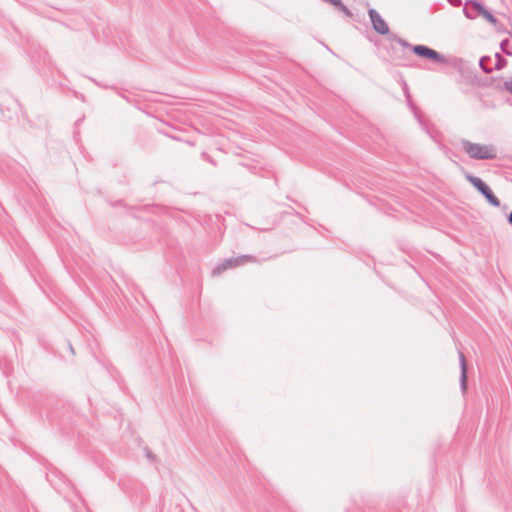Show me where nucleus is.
I'll list each match as a JSON object with an SVG mask.
<instances>
[{"mask_svg":"<svg viewBox=\"0 0 512 512\" xmlns=\"http://www.w3.org/2000/svg\"><path fill=\"white\" fill-rule=\"evenodd\" d=\"M460 145L462 150L473 160H494L497 158V149L493 144H480L462 139Z\"/></svg>","mask_w":512,"mask_h":512,"instance_id":"f257e3e1","label":"nucleus"},{"mask_svg":"<svg viewBox=\"0 0 512 512\" xmlns=\"http://www.w3.org/2000/svg\"><path fill=\"white\" fill-rule=\"evenodd\" d=\"M412 52L418 56L419 58L425 59L433 64H443V65H456L457 61H461L460 59L454 58V62L452 63L449 59H447L443 54L439 53L433 48L429 46L417 44L412 47Z\"/></svg>","mask_w":512,"mask_h":512,"instance_id":"f03ea898","label":"nucleus"},{"mask_svg":"<svg viewBox=\"0 0 512 512\" xmlns=\"http://www.w3.org/2000/svg\"><path fill=\"white\" fill-rule=\"evenodd\" d=\"M466 180L486 199V201L494 206H500V200L495 196L491 188L478 176L467 173Z\"/></svg>","mask_w":512,"mask_h":512,"instance_id":"7ed1b4c3","label":"nucleus"},{"mask_svg":"<svg viewBox=\"0 0 512 512\" xmlns=\"http://www.w3.org/2000/svg\"><path fill=\"white\" fill-rule=\"evenodd\" d=\"M252 259H253V256H250V255H241V256L225 259L223 262H221L220 264H218L214 267V269L212 270V275L218 276L221 273H223L224 271H226L227 269L237 267V266L242 265Z\"/></svg>","mask_w":512,"mask_h":512,"instance_id":"20e7f679","label":"nucleus"},{"mask_svg":"<svg viewBox=\"0 0 512 512\" xmlns=\"http://www.w3.org/2000/svg\"><path fill=\"white\" fill-rule=\"evenodd\" d=\"M368 16L370 18L373 29L380 35L389 36L391 34L390 29L386 21L381 17L377 10L370 8L368 10Z\"/></svg>","mask_w":512,"mask_h":512,"instance_id":"39448f33","label":"nucleus"},{"mask_svg":"<svg viewBox=\"0 0 512 512\" xmlns=\"http://www.w3.org/2000/svg\"><path fill=\"white\" fill-rule=\"evenodd\" d=\"M484 8L485 7L477 0H467L463 8V13L468 19H475L478 15H481Z\"/></svg>","mask_w":512,"mask_h":512,"instance_id":"423d86ee","label":"nucleus"},{"mask_svg":"<svg viewBox=\"0 0 512 512\" xmlns=\"http://www.w3.org/2000/svg\"><path fill=\"white\" fill-rule=\"evenodd\" d=\"M459 362H460V389L463 393H466L468 388V368L465 355L462 351H458Z\"/></svg>","mask_w":512,"mask_h":512,"instance_id":"0eeeda50","label":"nucleus"},{"mask_svg":"<svg viewBox=\"0 0 512 512\" xmlns=\"http://www.w3.org/2000/svg\"><path fill=\"white\" fill-rule=\"evenodd\" d=\"M402 84H403V92H404L407 104L411 108V110L413 111L414 115L417 116L418 108H417V106L414 104V102L412 100V97H411V94H410V91H409V87H408V85H407L405 80L402 81Z\"/></svg>","mask_w":512,"mask_h":512,"instance_id":"6e6552de","label":"nucleus"},{"mask_svg":"<svg viewBox=\"0 0 512 512\" xmlns=\"http://www.w3.org/2000/svg\"><path fill=\"white\" fill-rule=\"evenodd\" d=\"M492 58L490 56H482L479 60V66L482 71L486 74L491 73L494 70V67L491 66Z\"/></svg>","mask_w":512,"mask_h":512,"instance_id":"1a4fd4ad","label":"nucleus"},{"mask_svg":"<svg viewBox=\"0 0 512 512\" xmlns=\"http://www.w3.org/2000/svg\"><path fill=\"white\" fill-rule=\"evenodd\" d=\"M387 39H388L389 41H395V42H397L398 44H400L402 47L409 48L411 51H412V47L414 46V45H412V44L408 43L406 40H404V39L400 38V37H399L398 35H396L395 33H391V34L387 37Z\"/></svg>","mask_w":512,"mask_h":512,"instance_id":"9d476101","label":"nucleus"},{"mask_svg":"<svg viewBox=\"0 0 512 512\" xmlns=\"http://www.w3.org/2000/svg\"><path fill=\"white\" fill-rule=\"evenodd\" d=\"M495 60H496V62H495L494 70L499 71V70L504 69L507 66L508 62H507L506 58H504L502 56L501 53L497 52L495 54Z\"/></svg>","mask_w":512,"mask_h":512,"instance_id":"9b49d317","label":"nucleus"},{"mask_svg":"<svg viewBox=\"0 0 512 512\" xmlns=\"http://www.w3.org/2000/svg\"><path fill=\"white\" fill-rule=\"evenodd\" d=\"M500 48L502 53H504L507 56H512V48L509 39H503L500 43Z\"/></svg>","mask_w":512,"mask_h":512,"instance_id":"f8f14e48","label":"nucleus"},{"mask_svg":"<svg viewBox=\"0 0 512 512\" xmlns=\"http://www.w3.org/2000/svg\"><path fill=\"white\" fill-rule=\"evenodd\" d=\"M481 16L490 24L496 25L498 23V19L486 8L482 11Z\"/></svg>","mask_w":512,"mask_h":512,"instance_id":"ddd939ff","label":"nucleus"},{"mask_svg":"<svg viewBox=\"0 0 512 512\" xmlns=\"http://www.w3.org/2000/svg\"><path fill=\"white\" fill-rule=\"evenodd\" d=\"M7 102H8V106H7V110L10 112L11 110H14L16 111V109L20 106L18 100L10 97L7 99Z\"/></svg>","mask_w":512,"mask_h":512,"instance_id":"4468645a","label":"nucleus"},{"mask_svg":"<svg viewBox=\"0 0 512 512\" xmlns=\"http://www.w3.org/2000/svg\"><path fill=\"white\" fill-rule=\"evenodd\" d=\"M501 89L508 91L512 95V79L504 81Z\"/></svg>","mask_w":512,"mask_h":512,"instance_id":"2eb2a0df","label":"nucleus"},{"mask_svg":"<svg viewBox=\"0 0 512 512\" xmlns=\"http://www.w3.org/2000/svg\"><path fill=\"white\" fill-rule=\"evenodd\" d=\"M144 451H145V455H146V457L148 458L149 461L152 462V461L156 460V455L153 454L152 451L148 447H145Z\"/></svg>","mask_w":512,"mask_h":512,"instance_id":"dca6fc26","label":"nucleus"},{"mask_svg":"<svg viewBox=\"0 0 512 512\" xmlns=\"http://www.w3.org/2000/svg\"><path fill=\"white\" fill-rule=\"evenodd\" d=\"M338 9L340 11H342L346 16H348V17L352 16L351 10L345 4H342Z\"/></svg>","mask_w":512,"mask_h":512,"instance_id":"f3484780","label":"nucleus"},{"mask_svg":"<svg viewBox=\"0 0 512 512\" xmlns=\"http://www.w3.org/2000/svg\"><path fill=\"white\" fill-rule=\"evenodd\" d=\"M324 1L334 5L337 8H339L343 4V2L341 0H324Z\"/></svg>","mask_w":512,"mask_h":512,"instance_id":"a211bd4d","label":"nucleus"},{"mask_svg":"<svg viewBox=\"0 0 512 512\" xmlns=\"http://www.w3.org/2000/svg\"><path fill=\"white\" fill-rule=\"evenodd\" d=\"M452 6L459 7L462 4L461 0H447Z\"/></svg>","mask_w":512,"mask_h":512,"instance_id":"6ab92c4d","label":"nucleus"},{"mask_svg":"<svg viewBox=\"0 0 512 512\" xmlns=\"http://www.w3.org/2000/svg\"><path fill=\"white\" fill-rule=\"evenodd\" d=\"M202 158L210 163H212L213 165L215 164L214 161L212 160V158L205 152L202 153Z\"/></svg>","mask_w":512,"mask_h":512,"instance_id":"aec40b11","label":"nucleus"},{"mask_svg":"<svg viewBox=\"0 0 512 512\" xmlns=\"http://www.w3.org/2000/svg\"><path fill=\"white\" fill-rule=\"evenodd\" d=\"M4 108H5L4 102H0V111L2 112L3 116H5L7 118H11V115H5Z\"/></svg>","mask_w":512,"mask_h":512,"instance_id":"412c9836","label":"nucleus"},{"mask_svg":"<svg viewBox=\"0 0 512 512\" xmlns=\"http://www.w3.org/2000/svg\"><path fill=\"white\" fill-rule=\"evenodd\" d=\"M507 221L512 226V211L509 213V215L507 217Z\"/></svg>","mask_w":512,"mask_h":512,"instance_id":"4be33fe9","label":"nucleus"},{"mask_svg":"<svg viewBox=\"0 0 512 512\" xmlns=\"http://www.w3.org/2000/svg\"><path fill=\"white\" fill-rule=\"evenodd\" d=\"M418 119V122H421V119H419V110H417V116H415Z\"/></svg>","mask_w":512,"mask_h":512,"instance_id":"5701e85b","label":"nucleus"},{"mask_svg":"<svg viewBox=\"0 0 512 512\" xmlns=\"http://www.w3.org/2000/svg\"><path fill=\"white\" fill-rule=\"evenodd\" d=\"M69 347H70V351L74 354V349L71 344L69 345Z\"/></svg>","mask_w":512,"mask_h":512,"instance_id":"b1692460","label":"nucleus"},{"mask_svg":"<svg viewBox=\"0 0 512 512\" xmlns=\"http://www.w3.org/2000/svg\"><path fill=\"white\" fill-rule=\"evenodd\" d=\"M509 34H510V37L512 38V32H510Z\"/></svg>","mask_w":512,"mask_h":512,"instance_id":"393cba45","label":"nucleus"}]
</instances>
